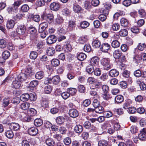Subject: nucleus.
<instances>
[{
  "label": "nucleus",
  "mask_w": 146,
  "mask_h": 146,
  "mask_svg": "<svg viewBox=\"0 0 146 146\" xmlns=\"http://www.w3.org/2000/svg\"><path fill=\"white\" fill-rule=\"evenodd\" d=\"M115 100L117 103H121L123 101V97L122 95H118L115 97Z\"/></svg>",
  "instance_id": "obj_37"
},
{
  "label": "nucleus",
  "mask_w": 146,
  "mask_h": 146,
  "mask_svg": "<svg viewBox=\"0 0 146 146\" xmlns=\"http://www.w3.org/2000/svg\"><path fill=\"white\" fill-rule=\"evenodd\" d=\"M10 56V53L8 51L5 50L3 52L2 57L5 59L8 58Z\"/></svg>",
  "instance_id": "obj_45"
},
{
  "label": "nucleus",
  "mask_w": 146,
  "mask_h": 146,
  "mask_svg": "<svg viewBox=\"0 0 146 146\" xmlns=\"http://www.w3.org/2000/svg\"><path fill=\"white\" fill-rule=\"evenodd\" d=\"M120 45V42L118 40H115L112 41L111 43L112 47L114 48H117L119 47Z\"/></svg>",
  "instance_id": "obj_32"
},
{
  "label": "nucleus",
  "mask_w": 146,
  "mask_h": 146,
  "mask_svg": "<svg viewBox=\"0 0 146 146\" xmlns=\"http://www.w3.org/2000/svg\"><path fill=\"white\" fill-rule=\"evenodd\" d=\"M76 25V21L75 20H70L68 22V27L72 30L75 27Z\"/></svg>",
  "instance_id": "obj_25"
},
{
  "label": "nucleus",
  "mask_w": 146,
  "mask_h": 146,
  "mask_svg": "<svg viewBox=\"0 0 146 146\" xmlns=\"http://www.w3.org/2000/svg\"><path fill=\"white\" fill-rule=\"evenodd\" d=\"M128 32L127 30L125 29H121L119 32V34L121 36H125L127 35Z\"/></svg>",
  "instance_id": "obj_46"
},
{
  "label": "nucleus",
  "mask_w": 146,
  "mask_h": 146,
  "mask_svg": "<svg viewBox=\"0 0 146 146\" xmlns=\"http://www.w3.org/2000/svg\"><path fill=\"white\" fill-rule=\"evenodd\" d=\"M93 72L95 75L96 76H100L101 74V71L100 69L96 68L94 69Z\"/></svg>",
  "instance_id": "obj_53"
},
{
  "label": "nucleus",
  "mask_w": 146,
  "mask_h": 146,
  "mask_svg": "<svg viewBox=\"0 0 146 146\" xmlns=\"http://www.w3.org/2000/svg\"><path fill=\"white\" fill-rule=\"evenodd\" d=\"M92 44L93 47L96 48H99L100 46L101 42L98 40H95L92 42Z\"/></svg>",
  "instance_id": "obj_33"
},
{
  "label": "nucleus",
  "mask_w": 146,
  "mask_h": 146,
  "mask_svg": "<svg viewBox=\"0 0 146 146\" xmlns=\"http://www.w3.org/2000/svg\"><path fill=\"white\" fill-rule=\"evenodd\" d=\"M122 88H126L127 86V83L125 81L120 82L118 84Z\"/></svg>",
  "instance_id": "obj_57"
},
{
  "label": "nucleus",
  "mask_w": 146,
  "mask_h": 146,
  "mask_svg": "<svg viewBox=\"0 0 146 146\" xmlns=\"http://www.w3.org/2000/svg\"><path fill=\"white\" fill-rule=\"evenodd\" d=\"M15 24L14 21L11 19L9 20L7 22V27L9 29H12L14 27Z\"/></svg>",
  "instance_id": "obj_19"
},
{
  "label": "nucleus",
  "mask_w": 146,
  "mask_h": 146,
  "mask_svg": "<svg viewBox=\"0 0 146 146\" xmlns=\"http://www.w3.org/2000/svg\"><path fill=\"white\" fill-rule=\"evenodd\" d=\"M29 31L30 33V38L32 40H36L37 38V35L36 33V30L35 28L33 27H29Z\"/></svg>",
  "instance_id": "obj_3"
},
{
  "label": "nucleus",
  "mask_w": 146,
  "mask_h": 146,
  "mask_svg": "<svg viewBox=\"0 0 146 146\" xmlns=\"http://www.w3.org/2000/svg\"><path fill=\"white\" fill-rule=\"evenodd\" d=\"M104 110L103 107L100 106V105L95 108V111L97 113H101L103 112Z\"/></svg>",
  "instance_id": "obj_50"
},
{
  "label": "nucleus",
  "mask_w": 146,
  "mask_h": 146,
  "mask_svg": "<svg viewBox=\"0 0 146 146\" xmlns=\"http://www.w3.org/2000/svg\"><path fill=\"white\" fill-rule=\"evenodd\" d=\"M51 62L52 65L54 67L57 66L60 64L59 60L56 59H53Z\"/></svg>",
  "instance_id": "obj_43"
},
{
  "label": "nucleus",
  "mask_w": 146,
  "mask_h": 146,
  "mask_svg": "<svg viewBox=\"0 0 146 146\" xmlns=\"http://www.w3.org/2000/svg\"><path fill=\"white\" fill-rule=\"evenodd\" d=\"M9 127L11 129L14 131H17L20 129L19 124L17 123H10Z\"/></svg>",
  "instance_id": "obj_16"
},
{
  "label": "nucleus",
  "mask_w": 146,
  "mask_h": 146,
  "mask_svg": "<svg viewBox=\"0 0 146 146\" xmlns=\"http://www.w3.org/2000/svg\"><path fill=\"white\" fill-rule=\"evenodd\" d=\"M122 76L124 78H128V80H130L131 81L132 79L130 77V72L129 71L127 70H124L122 74Z\"/></svg>",
  "instance_id": "obj_28"
},
{
  "label": "nucleus",
  "mask_w": 146,
  "mask_h": 146,
  "mask_svg": "<svg viewBox=\"0 0 146 146\" xmlns=\"http://www.w3.org/2000/svg\"><path fill=\"white\" fill-rule=\"evenodd\" d=\"M119 74L118 71L115 69L111 70L109 72V75L112 77L117 76Z\"/></svg>",
  "instance_id": "obj_17"
},
{
  "label": "nucleus",
  "mask_w": 146,
  "mask_h": 146,
  "mask_svg": "<svg viewBox=\"0 0 146 146\" xmlns=\"http://www.w3.org/2000/svg\"><path fill=\"white\" fill-rule=\"evenodd\" d=\"M138 50L137 49H135L134 51V53H135L133 57V62L135 63L139 64L141 63L142 62V58L140 55H138L136 53L137 51Z\"/></svg>",
  "instance_id": "obj_5"
},
{
  "label": "nucleus",
  "mask_w": 146,
  "mask_h": 146,
  "mask_svg": "<svg viewBox=\"0 0 146 146\" xmlns=\"http://www.w3.org/2000/svg\"><path fill=\"white\" fill-rule=\"evenodd\" d=\"M6 136L8 138L11 139L14 136V134L11 129L5 132Z\"/></svg>",
  "instance_id": "obj_38"
},
{
  "label": "nucleus",
  "mask_w": 146,
  "mask_h": 146,
  "mask_svg": "<svg viewBox=\"0 0 146 146\" xmlns=\"http://www.w3.org/2000/svg\"><path fill=\"white\" fill-rule=\"evenodd\" d=\"M38 82L36 80H33L30 82L29 86L30 87L34 88L36 87L38 84Z\"/></svg>",
  "instance_id": "obj_59"
},
{
  "label": "nucleus",
  "mask_w": 146,
  "mask_h": 146,
  "mask_svg": "<svg viewBox=\"0 0 146 146\" xmlns=\"http://www.w3.org/2000/svg\"><path fill=\"white\" fill-rule=\"evenodd\" d=\"M101 62L105 70H108L112 67V65L110 63V60L108 58H103L101 60Z\"/></svg>",
  "instance_id": "obj_2"
},
{
  "label": "nucleus",
  "mask_w": 146,
  "mask_h": 146,
  "mask_svg": "<svg viewBox=\"0 0 146 146\" xmlns=\"http://www.w3.org/2000/svg\"><path fill=\"white\" fill-rule=\"evenodd\" d=\"M90 25V23L86 21H83L80 23V25L82 29H86Z\"/></svg>",
  "instance_id": "obj_42"
},
{
  "label": "nucleus",
  "mask_w": 146,
  "mask_h": 146,
  "mask_svg": "<svg viewBox=\"0 0 146 146\" xmlns=\"http://www.w3.org/2000/svg\"><path fill=\"white\" fill-rule=\"evenodd\" d=\"M138 138L141 140L144 141L146 139V129L143 128L140 131V133L138 135Z\"/></svg>",
  "instance_id": "obj_7"
},
{
  "label": "nucleus",
  "mask_w": 146,
  "mask_h": 146,
  "mask_svg": "<svg viewBox=\"0 0 146 146\" xmlns=\"http://www.w3.org/2000/svg\"><path fill=\"white\" fill-rule=\"evenodd\" d=\"M86 54L83 53H80L77 55L78 59L81 61L84 60L86 59Z\"/></svg>",
  "instance_id": "obj_40"
},
{
  "label": "nucleus",
  "mask_w": 146,
  "mask_h": 146,
  "mask_svg": "<svg viewBox=\"0 0 146 146\" xmlns=\"http://www.w3.org/2000/svg\"><path fill=\"white\" fill-rule=\"evenodd\" d=\"M120 28V25L118 23L114 24L112 26V29L114 31L118 30Z\"/></svg>",
  "instance_id": "obj_60"
},
{
  "label": "nucleus",
  "mask_w": 146,
  "mask_h": 146,
  "mask_svg": "<svg viewBox=\"0 0 146 146\" xmlns=\"http://www.w3.org/2000/svg\"><path fill=\"white\" fill-rule=\"evenodd\" d=\"M45 143L48 146H53L55 144L54 140L50 138H48L46 139Z\"/></svg>",
  "instance_id": "obj_22"
},
{
  "label": "nucleus",
  "mask_w": 146,
  "mask_h": 146,
  "mask_svg": "<svg viewBox=\"0 0 146 146\" xmlns=\"http://www.w3.org/2000/svg\"><path fill=\"white\" fill-rule=\"evenodd\" d=\"M51 80L54 84H57L60 82V78L58 76H55L51 79Z\"/></svg>",
  "instance_id": "obj_20"
},
{
  "label": "nucleus",
  "mask_w": 146,
  "mask_h": 146,
  "mask_svg": "<svg viewBox=\"0 0 146 146\" xmlns=\"http://www.w3.org/2000/svg\"><path fill=\"white\" fill-rule=\"evenodd\" d=\"M48 26V24L47 23L44 22L41 23L39 25L38 32H42L45 30Z\"/></svg>",
  "instance_id": "obj_13"
},
{
  "label": "nucleus",
  "mask_w": 146,
  "mask_h": 146,
  "mask_svg": "<svg viewBox=\"0 0 146 146\" xmlns=\"http://www.w3.org/2000/svg\"><path fill=\"white\" fill-rule=\"evenodd\" d=\"M56 36L54 35H51L49 36L46 39V42L48 44H51L55 42L56 40Z\"/></svg>",
  "instance_id": "obj_10"
},
{
  "label": "nucleus",
  "mask_w": 146,
  "mask_h": 146,
  "mask_svg": "<svg viewBox=\"0 0 146 146\" xmlns=\"http://www.w3.org/2000/svg\"><path fill=\"white\" fill-rule=\"evenodd\" d=\"M21 82L16 79V80L13 82L12 85L14 88L16 89L19 88L21 85Z\"/></svg>",
  "instance_id": "obj_29"
},
{
  "label": "nucleus",
  "mask_w": 146,
  "mask_h": 146,
  "mask_svg": "<svg viewBox=\"0 0 146 146\" xmlns=\"http://www.w3.org/2000/svg\"><path fill=\"white\" fill-rule=\"evenodd\" d=\"M44 91L46 94H50L52 91V88L51 86L49 85L46 86L44 87Z\"/></svg>",
  "instance_id": "obj_49"
},
{
  "label": "nucleus",
  "mask_w": 146,
  "mask_h": 146,
  "mask_svg": "<svg viewBox=\"0 0 146 146\" xmlns=\"http://www.w3.org/2000/svg\"><path fill=\"white\" fill-rule=\"evenodd\" d=\"M29 94L27 93L22 94L20 96V99L23 101H26L29 98Z\"/></svg>",
  "instance_id": "obj_31"
},
{
  "label": "nucleus",
  "mask_w": 146,
  "mask_h": 146,
  "mask_svg": "<svg viewBox=\"0 0 146 146\" xmlns=\"http://www.w3.org/2000/svg\"><path fill=\"white\" fill-rule=\"evenodd\" d=\"M48 103L46 100H42L41 102V105L44 108H47L48 106Z\"/></svg>",
  "instance_id": "obj_58"
},
{
  "label": "nucleus",
  "mask_w": 146,
  "mask_h": 146,
  "mask_svg": "<svg viewBox=\"0 0 146 146\" xmlns=\"http://www.w3.org/2000/svg\"><path fill=\"white\" fill-rule=\"evenodd\" d=\"M67 91L69 93L70 95L73 96L76 94L77 90L75 88H70L67 89Z\"/></svg>",
  "instance_id": "obj_23"
},
{
  "label": "nucleus",
  "mask_w": 146,
  "mask_h": 146,
  "mask_svg": "<svg viewBox=\"0 0 146 146\" xmlns=\"http://www.w3.org/2000/svg\"><path fill=\"white\" fill-rule=\"evenodd\" d=\"M63 142L66 145H68L71 143V140L70 138L67 137L64 139Z\"/></svg>",
  "instance_id": "obj_56"
},
{
  "label": "nucleus",
  "mask_w": 146,
  "mask_h": 146,
  "mask_svg": "<svg viewBox=\"0 0 146 146\" xmlns=\"http://www.w3.org/2000/svg\"><path fill=\"white\" fill-rule=\"evenodd\" d=\"M43 123V121L40 119H36L34 121V125L36 126H40Z\"/></svg>",
  "instance_id": "obj_34"
},
{
  "label": "nucleus",
  "mask_w": 146,
  "mask_h": 146,
  "mask_svg": "<svg viewBox=\"0 0 146 146\" xmlns=\"http://www.w3.org/2000/svg\"><path fill=\"white\" fill-rule=\"evenodd\" d=\"M41 17L43 19L46 20L49 23H50L53 18V15L51 13H47L46 11L43 13L42 15L41 16Z\"/></svg>",
  "instance_id": "obj_4"
},
{
  "label": "nucleus",
  "mask_w": 146,
  "mask_h": 146,
  "mask_svg": "<svg viewBox=\"0 0 146 146\" xmlns=\"http://www.w3.org/2000/svg\"><path fill=\"white\" fill-rule=\"evenodd\" d=\"M146 47V45L144 43H140L137 46L138 50L141 51H143Z\"/></svg>",
  "instance_id": "obj_61"
},
{
  "label": "nucleus",
  "mask_w": 146,
  "mask_h": 146,
  "mask_svg": "<svg viewBox=\"0 0 146 146\" xmlns=\"http://www.w3.org/2000/svg\"><path fill=\"white\" fill-rule=\"evenodd\" d=\"M107 145L108 142L105 140H101L98 142V145L99 146H106Z\"/></svg>",
  "instance_id": "obj_51"
},
{
  "label": "nucleus",
  "mask_w": 146,
  "mask_h": 146,
  "mask_svg": "<svg viewBox=\"0 0 146 146\" xmlns=\"http://www.w3.org/2000/svg\"><path fill=\"white\" fill-rule=\"evenodd\" d=\"M30 58L32 59H35L37 56V53L35 51H31L30 53Z\"/></svg>",
  "instance_id": "obj_52"
},
{
  "label": "nucleus",
  "mask_w": 146,
  "mask_h": 146,
  "mask_svg": "<svg viewBox=\"0 0 146 146\" xmlns=\"http://www.w3.org/2000/svg\"><path fill=\"white\" fill-rule=\"evenodd\" d=\"M120 23L121 26L123 27H126L128 24V20L124 18H122L120 20Z\"/></svg>",
  "instance_id": "obj_30"
},
{
  "label": "nucleus",
  "mask_w": 146,
  "mask_h": 146,
  "mask_svg": "<svg viewBox=\"0 0 146 146\" xmlns=\"http://www.w3.org/2000/svg\"><path fill=\"white\" fill-rule=\"evenodd\" d=\"M84 50L85 52H89L91 50V46L89 44H86L84 46Z\"/></svg>",
  "instance_id": "obj_54"
},
{
  "label": "nucleus",
  "mask_w": 146,
  "mask_h": 146,
  "mask_svg": "<svg viewBox=\"0 0 146 146\" xmlns=\"http://www.w3.org/2000/svg\"><path fill=\"white\" fill-rule=\"evenodd\" d=\"M132 104V102L131 100L128 99L127 100L123 103V107L126 109L129 108Z\"/></svg>",
  "instance_id": "obj_18"
},
{
  "label": "nucleus",
  "mask_w": 146,
  "mask_h": 146,
  "mask_svg": "<svg viewBox=\"0 0 146 146\" xmlns=\"http://www.w3.org/2000/svg\"><path fill=\"white\" fill-rule=\"evenodd\" d=\"M38 132V129L34 127L30 128L28 130L29 133L32 136L35 135H36Z\"/></svg>",
  "instance_id": "obj_14"
},
{
  "label": "nucleus",
  "mask_w": 146,
  "mask_h": 146,
  "mask_svg": "<svg viewBox=\"0 0 146 146\" xmlns=\"http://www.w3.org/2000/svg\"><path fill=\"white\" fill-rule=\"evenodd\" d=\"M99 61V58L97 56H94L91 58L90 63L92 66H96L98 64Z\"/></svg>",
  "instance_id": "obj_11"
},
{
  "label": "nucleus",
  "mask_w": 146,
  "mask_h": 146,
  "mask_svg": "<svg viewBox=\"0 0 146 146\" xmlns=\"http://www.w3.org/2000/svg\"><path fill=\"white\" fill-rule=\"evenodd\" d=\"M88 40L87 36H81L78 39V41L81 44H83L87 41Z\"/></svg>",
  "instance_id": "obj_41"
},
{
  "label": "nucleus",
  "mask_w": 146,
  "mask_h": 146,
  "mask_svg": "<svg viewBox=\"0 0 146 146\" xmlns=\"http://www.w3.org/2000/svg\"><path fill=\"white\" fill-rule=\"evenodd\" d=\"M23 119L26 122H29L33 121L34 120V119L30 116L26 115L23 118Z\"/></svg>",
  "instance_id": "obj_63"
},
{
  "label": "nucleus",
  "mask_w": 146,
  "mask_h": 146,
  "mask_svg": "<svg viewBox=\"0 0 146 146\" xmlns=\"http://www.w3.org/2000/svg\"><path fill=\"white\" fill-rule=\"evenodd\" d=\"M69 114L70 116L72 118H76L79 115L78 111L74 109H71L70 110Z\"/></svg>",
  "instance_id": "obj_8"
},
{
  "label": "nucleus",
  "mask_w": 146,
  "mask_h": 146,
  "mask_svg": "<svg viewBox=\"0 0 146 146\" xmlns=\"http://www.w3.org/2000/svg\"><path fill=\"white\" fill-rule=\"evenodd\" d=\"M44 76V73L42 71L37 72L35 74V77L38 79H40L43 78Z\"/></svg>",
  "instance_id": "obj_39"
},
{
  "label": "nucleus",
  "mask_w": 146,
  "mask_h": 146,
  "mask_svg": "<svg viewBox=\"0 0 146 146\" xmlns=\"http://www.w3.org/2000/svg\"><path fill=\"white\" fill-rule=\"evenodd\" d=\"M64 48L66 51L67 52H69L72 50V46L71 44L68 43L65 45Z\"/></svg>",
  "instance_id": "obj_55"
},
{
  "label": "nucleus",
  "mask_w": 146,
  "mask_h": 146,
  "mask_svg": "<svg viewBox=\"0 0 146 146\" xmlns=\"http://www.w3.org/2000/svg\"><path fill=\"white\" fill-rule=\"evenodd\" d=\"M10 99L9 97L5 98L3 100V105L5 107L8 106L9 103Z\"/></svg>",
  "instance_id": "obj_44"
},
{
  "label": "nucleus",
  "mask_w": 146,
  "mask_h": 146,
  "mask_svg": "<svg viewBox=\"0 0 146 146\" xmlns=\"http://www.w3.org/2000/svg\"><path fill=\"white\" fill-rule=\"evenodd\" d=\"M27 75L26 74L21 73L18 75L16 79L20 82H22L25 81L27 79Z\"/></svg>",
  "instance_id": "obj_12"
},
{
  "label": "nucleus",
  "mask_w": 146,
  "mask_h": 146,
  "mask_svg": "<svg viewBox=\"0 0 146 146\" xmlns=\"http://www.w3.org/2000/svg\"><path fill=\"white\" fill-rule=\"evenodd\" d=\"M50 9H58L60 8L59 4L53 2L50 4Z\"/></svg>",
  "instance_id": "obj_35"
},
{
  "label": "nucleus",
  "mask_w": 146,
  "mask_h": 146,
  "mask_svg": "<svg viewBox=\"0 0 146 146\" xmlns=\"http://www.w3.org/2000/svg\"><path fill=\"white\" fill-rule=\"evenodd\" d=\"M6 42L5 40L2 39H0V48H3L6 47Z\"/></svg>",
  "instance_id": "obj_48"
},
{
  "label": "nucleus",
  "mask_w": 146,
  "mask_h": 146,
  "mask_svg": "<svg viewBox=\"0 0 146 146\" xmlns=\"http://www.w3.org/2000/svg\"><path fill=\"white\" fill-rule=\"evenodd\" d=\"M94 67L92 65H90L86 67V70L89 73H92L94 70Z\"/></svg>",
  "instance_id": "obj_47"
},
{
  "label": "nucleus",
  "mask_w": 146,
  "mask_h": 146,
  "mask_svg": "<svg viewBox=\"0 0 146 146\" xmlns=\"http://www.w3.org/2000/svg\"><path fill=\"white\" fill-rule=\"evenodd\" d=\"M56 123L58 125L62 124L64 122L65 119L62 116H58L56 119Z\"/></svg>",
  "instance_id": "obj_24"
},
{
  "label": "nucleus",
  "mask_w": 146,
  "mask_h": 146,
  "mask_svg": "<svg viewBox=\"0 0 146 146\" xmlns=\"http://www.w3.org/2000/svg\"><path fill=\"white\" fill-rule=\"evenodd\" d=\"M78 91L81 93H83L85 91V88L83 85H80L78 86Z\"/></svg>",
  "instance_id": "obj_64"
},
{
  "label": "nucleus",
  "mask_w": 146,
  "mask_h": 146,
  "mask_svg": "<svg viewBox=\"0 0 146 146\" xmlns=\"http://www.w3.org/2000/svg\"><path fill=\"white\" fill-rule=\"evenodd\" d=\"M75 132L78 133H80L83 131L82 126L80 125H76L74 127Z\"/></svg>",
  "instance_id": "obj_21"
},
{
  "label": "nucleus",
  "mask_w": 146,
  "mask_h": 146,
  "mask_svg": "<svg viewBox=\"0 0 146 146\" xmlns=\"http://www.w3.org/2000/svg\"><path fill=\"white\" fill-rule=\"evenodd\" d=\"M30 107V104L28 102L23 103L22 104L20 108L23 110H28Z\"/></svg>",
  "instance_id": "obj_26"
},
{
  "label": "nucleus",
  "mask_w": 146,
  "mask_h": 146,
  "mask_svg": "<svg viewBox=\"0 0 146 146\" xmlns=\"http://www.w3.org/2000/svg\"><path fill=\"white\" fill-rule=\"evenodd\" d=\"M64 20L62 17L58 15L55 19V22L57 24H60L63 23Z\"/></svg>",
  "instance_id": "obj_36"
},
{
  "label": "nucleus",
  "mask_w": 146,
  "mask_h": 146,
  "mask_svg": "<svg viewBox=\"0 0 146 146\" xmlns=\"http://www.w3.org/2000/svg\"><path fill=\"white\" fill-rule=\"evenodd\" d=\"M55 52V50L52 47H49L47 48L46 53L48 56H52Z\"/></svg>",
  "instance_id": "obj_27"
},
{
  "label": "nucleus",
  "mask_w": 146,
  "mask_h": 146,
  "mask_svg": "<svg viewBox=\"0 0 146 146\" xmlns=\"http://www.w3.org/2000/svg\"><path fill=\"white\" fill-rule=\"evenodd\" d=\"M110 45L108 43H103L101 45L100 49L103 52H107L110 50Z\"/></svg>",
  "instance_id": "obj_9"
},
{
  "label": "nucleus",
  "mask_w": 146,
  "mask_h": 146,
  "mask_svg": "<svg viewBox=\"0 0 146 146\" xmlns=\"http://www.w3.org/2000/svg\"><path fill=\"white\" fill-rule=\"evenodd\" d=\"M26 31L25 27L24 25H20L16 29V32L19 35H23Z\"/></svg>",
  "instance_id": "obj_6"
},
{
  "label": "nucleus",
  "mask_w": 146,
  "mask_h": 146,
  "mask_svg": "<svg viewBox=\"0 0 146 146\" xmlns=\"http://www.w3.org/2000/svg\"><path fill=\"white\" fill-rule=\"evenodd\" d=\"M113 56L115 59H119L121 62H124L125 60V58L124 55H122L121 51L119 50H115L113 53Z\"/></svg>",
  "instance_id": "obj_1"
},
{
  "label": "nucleus",
  "mask_w": 146,
  "mask_h": 146,
  "mask_svg": "<svg viewBox=\"0 0 146 146\" xmlns=\"http://www.w3.org/2000/svg\"><path fill=\"white\" fill-rule=\"evenodd\" d=\"M136 82L137 84L139 85L140 86V88L142 90H145L146 89V85L141 80L139 79L136 80Z\"/></svg>",
  "instance_id": "obj_15"
},
{
  "label": "nucleus",
  "mask_w": 146,
  "mask_h": 146,
  "mask_svg": "<svg viewBox=\"0 0 146 146\" xmlns=\"http://www.w3.org/2000/svg\"><path fill=\"white\" fill-rule=\"evenodd\" d=\"M61 96L63 99L66 100L67 99L70 95L69 93L67 91L66 92H62Z\"/></svg>",
  "instance_id": "obj_62"
}]
</instances>
